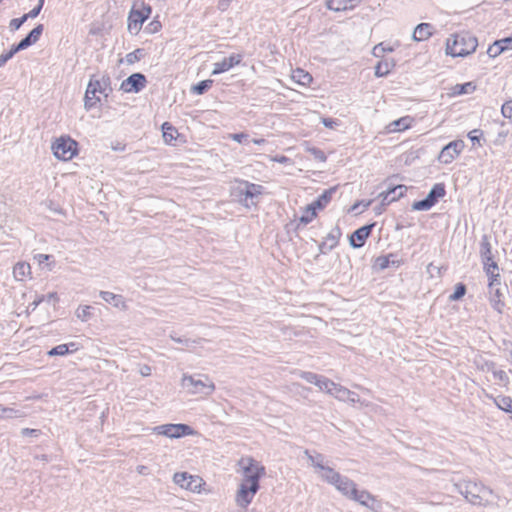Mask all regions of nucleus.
Listing matches in <instances>:
<instances>
[{
    "label": "nucleus",
    "instance_id": "f257e3e1",
    "mask_svg": "<svg viewBox=\"0 0 512 512\" xmlns=\"http://www.w3.org/2000/svg\"><path fill=\"white\" fill-rule=\"evenodd\" d=\"M477 46V38L470 32L462 31L447 39L446 53L452 57H465L473 53Z\"/></svg>",
    "mask_w": 512,
    "mask_h": 512
},
{
    "label": "nucleus",
    "instance_id": "f03ea898",
    "mask_svg": "<svg viewBox=\"0 0 512 512\" xmlns=\"http://www.w3.org/2000/svg\"><path fill=\"white\" fill-rule=\"evenodd\" d=\"M458 491L473 505L486 506L493 502V491L473 481H463L456 485Z\"/></svg>",
    "mask_w": 512,
    "mask_h": 512
},
{
    "label": "nucleus",
    "instance_id": "7ed1b4c3",
    "mask_svg": "<svg viewBox=\"0 0 512 512\" xmlns=\"http://www.w3.org/2000/svg\"><path fill=\"white\" fill-rule=\"evenodd\" d=\"M263 191L264 187L262 185L251 183L246 180H239L236 181L232 194L238 198V201L243 206L250 208L258 204Z\"/></svg>",
    "mask_w": 512,
    "mask_h": 512
},
{
    "label": "nucleus",
    "instance_id": "20e7f679",
    "mask_svg": "<svg viewBox=\"0 0 512 512\" xmlns=\"http://www.w3.org/2000/svg\"><path fill=\"white\" fill-rule=\"evenodd\" d=\"M182 383L184 387L188 388L190 392L194 394L207 396L212 394L215 390L214 383L205 375H198L197 377L184 375Z\"/></svg>",
    "mask_w": 512,
    "mask_h": 512
},
{
    "label": "nucleus",
    "instance_id": "39448f33",
    "mask_svg": "<svg viewBox=\"0 0 512 512\" xmlns=\"http://www.w3.org/2000/svg\"><path fill=\"white\" fill-rule=\"evenodd\" d=\"M78 143L69 136H61L52 144L53 154L57 159L68 161L77 154Z\"/></svg>",
    "mask_w": 512,
    "mask_h": 512
},
{
    "label": "nucleus",
    "instance_id": "423d86ee",
    "mask_svg": "<svg viewBox=\"0 0 512 512\" xmlns=\"http://www.w3.org/2000/svg\"><path fill=\"white\" fill-rule=\"evenodd\" d=\"M506 292L507 286L501 284L500 276L489 278L488 293L490 304L499 313H502L505 307L504 298Z\"/></svg>",
    "mask_w": 512,
    "mask_h": 512
},
{
    "label": "nucleus",
    "instance_id": "0eeeda50",
    "mask_svg": "<svg viewBox=\"0 0 512 512\" xmlns=\"http://www.w3.org/2000/svg\"><path fill=\"white\" fill-rule=\"evenodd\" d=\"M445 194V185L443 183H437L431 188L424 199L413 203L412 209L416 211H427L431 209L440 198L444 197Z\"/></svg>",
    "mask_w": 512,
    "mask_h": 512
},
{
    "label": "nucleus",
    "instance_id": "6e6552de",
    "mask_svg": "<svg viewBox=\"0 0 512 512\" xmlns=\"http://www.w3.org/2000/svg\"><path fill=\"white\" fill-rule=\"evenodd\" d=\"M250 478L251 484L241 483L236 497L237 504L244 508L252 502L254 495L260 488L259 483H257V477Z\"/></svg>",
    "mask_w": 512,
    "mask_h": 512
},
{
    "label": "nucleus",
    "instance_id": "1a4fd4ad",
    "mask_svg": "<svg viewBox=\"0 0 512 512\" xmlns=\"http://www.w3.org/2000/svg\"><path fill=\"white\" fill-rule=\"evenodd\" d=\"M44 30L43 24L36 25L20 42L14 44L11 49L8 51L9 55L13 57L19 51L25 50L28 47L35 44L40 36L42 35Z\"/></svg>",
    "mask_w": 512,
    "mask_h": 512
},
{
    "label": "nucleus",
    "instance_id": "9d476101",
    "mask_svg": "<svg viewBox=\"0 0 512 512\" xmlns=\"http://www.w3.org/2000/svg\"><path fill=\"white\" fill-rule=\"evenodd\" d=\"M154 431L159 435H164L169 438H180L192 433L191 427L186 424L159 425L154 428Z\"/></svg>",
    "mask_w": 512,
    "mask_h": 512
},
{
    "label": "nucleus",
    "instance_id": "9b49d317",
    "mask_svg": "<svg viewBox=\"0 0 512 512\" xmlns=\"http://www.w3.org/2000/svg\"><path fill=\"white\" fill-rule=\"evenodd\" d=\"M464 142L454 140L445 145L438 156V161L443 164L451 163L463 150Z\"/></svg>",
    "mask_w": 512,
    "mask_h": 512
},
{
    "label": "nucleus",
    "instance_id": "f8f14e48",
    "mask_svg": "<svg viewBox=\"0 0 512 512\" xmlns=\"http://www.w3.org/2000/svg\"><path fill=\"white\" fill-rule=\"evenodd\" d=\"M146 84L144 74L133 73L121 83L120 89L126 93H138L145 88Z\"/></svg>",
    "mask_w": 512,
    "mask_h": 512
},
{
    "label": "nucleus",
    "instance_id": "ddd939ff",
    "mask_svg": "<svg viewBox=\"0 0 512 512\" xmlns=\"http://www.w3.org/2000/svg\"><path fill=\"white\" fill-rule=\"evenodd\" d=\"M87 87L88 93H92V95L100 93L107 97L112 91L111 78L108 75H103L100 79L92 77Z\"/></svg>",
    "mask_w": 512,
    "mask_h": 512
},
{
    "label": "nucleus",
    "instance_id": "4468645a",
    "mask_svg": "<svg viewBox=\"0 0 512 512\" xmlns=\"http://www.w3.org/2000/svg\"><path fill=\"white\" fill-rule=\"evenodd\" d=\"M374 226L375 223H371L356 229L349 238L350 245L353 248H361L362 246H364Z\"/></svg>",
    "mask_w": 512,
    "mask_h": 512
},
{
    "label": "nucleus",
    "instance_id": "2eb2a0df",
    "mask_svg": "<svg viewBox=\"0 0 512 512\" xmlns=\"http://www.w3.org/2000/svg\"><path fill=\"white\" fill-rule=\"evenodd\" d=\"M243 57L241 54H231L229 57L224 58L222 61L214 64L211 75H218L224 73L236 65H239Z\"/></svg>",
    "mask_w": 512,
    "mask_h": 512
},
{
    "label": "nucleus",
    "instance_id": "dca6fc26",
    "mask_svg": "<svg viewBox=\"0 0 512 512\" xmlns=\"http://www.w3.org/2000/svg\"><path fill=\"white\" fill-rule=\"evenodd\" d=\"M247 462L248 464L243 467L244 483L251 484L250 477H257V483H259L261 476L265 473V468L263 466H259L258 463L251 458L247 459Z\"/></svg>",
    "mask_w": 512,
    "mask_h": 512
},
{
    "label": "nucleus",
    "instance_id": "f3484780",
    "mask_svg": "<svg viewBox=\"0 0 512 512\" xmlns=\"http://www.w3.org/2000/svg\"><path fill=\"white\" fill-rule=\"evenodd\" d=\"M146 21V18L142 13L132 9L128 16V31L131 34H138L141 30L142 24Z\"/></svg>",
    "mask_w": 512,
    "mask_h": 512
},
{
    "label": "nucleus",
    "instance_id": "a211bd4d",
    "mask_svg": "<svg viewBox=\"0 0 512 512\" xmlns=\"http://www.w3.org/2000/svg\"><path fill=\"white\" fill-rule=\"evenodd\" d=\"M414 122L413 117L407 115L390 122L386 126L387 133H396L409 129Z\"/></svg>",
    "mask_w": 512,
    "mask_h": 512
},
{
    "label": "nucleus",
    "instance_id": "6ab92c4d",
    "mask_svg": "<svg viewBox=\"0 0 512 512\" xmlns=\"http://www.w3.org/2000/svg\"><path fill=\"white\" fill-rule=\"evenodd\" d=\"M333 486L349 499L352 495V491L355 490L356 488V484L354 481L342 475H340V479L337 480V482H335Z\"/></svg>",
    "mask_w": 512,
    "mask_h": 512
},
{
    "label": "nucleus",
    "instance_id": "aec40b11",
    "mask_svg": "<svg viewBox=\"0 0 512 512\" xmlns=\"http://www.w3.org/2000/svg\"><path fill=\"white\" fill-rule=\"evenodd\" d=\"M100 297L107 303L111 304L112 306L119 308L121 310H126L127 305L124 300V297L122 295L114 294L109 291H101Z\"/></svg>",
    "mask_w": 512,
    "mask_h": 512
},
{
    "label": "nucleus",
    "instance_id": "412c9836",
    "mask_svg": "<svg viewBox=\"0 0 512 512\" xmlns=\"http://www.w3.org/2000/svg\"><path fill=\"white\" fill-rule=\"evenodd\" d=\"M402 264V260L397 259L396 255L394 254H388L385 256H379L375 260V266L379 270H384L390 266H393L395 268H398Z\"/></svg>",
    "mask_w": 512,
    "mask_h": 512
},
{
    "label": "nucleus",
    "instance_id": "4be33fe9",
    "mask_svg": "<svg viewBox=\"0 0 512 512\" xmlns=\"http://www.w3.org/2000/svg\"><path fill=\"white\" fill-rule=\"evenodd\" d=\"M433 34V26L430 23H420L416 26L413 32V39L415 41L427 40Z\"/></svg>",
    "mask_w": 512,
    "mask_h": 512
},
{
    "label": "nucleus",
    "instance_id": "5701e85b",
    "mask_svg": "<svg viewBox=\"0 0 512 512\" xmlns=\"http://www.w3.org/2000/svg\"><path fill=\"white\" fill-rule=\"evenodd\" d=\"M337 187H331L329 189H326L323 191L321 195L313 202L311 203L316 209H323L325 208L328 203L331 201L333 195L336 193Z\"/></svg>",
    "mask_w": 512,
    "mask_h": 512
},
{
    "label": "nucleus",
    "instance_id": "b1692460",
    "mask_svg": "<svg viewBox=\"0 0 512 512\" xmlns=\"http://www.w3.org/2000/svg\"><path fill=\"white\" fill-rule=\"evenodd\" d=\"M78 350V346L76 343L71 342L67 344H60L53 347L51 350L47 352L49 356H65L70 352H74Z\"/></svg>",
    "mask_w": 512,
    "mask_h": 512
},
{
    "label": "nucleus",
    "instance_id": "393cba45",
    "mask_svg": "<svg viewBox=\"0 0 512 512\" xmlns=\"http://www.w3.org/2000/svg\"><path fill=\"white\" fill-rule=\"evenodd\" d=\"M189 479H192V475L187 472H177L173 476L174 482L179 485L181 488H185L187 490L195 491L197 489V485H191Z\"/></svg>",
    "mask_w": 512,
    "mask_h": 512
},
{
    "label": "nucleus",
    "instance_id": "a878e982",
    "mask_svg": "<svg viewBox=\"0 0 512 512\" xmlns=\"http://www.w3.org/2000/svg\"><path fill=\"white\" fill-rule=\"evenodd\" d=\"M354 0H327L326 6L329 10L340 12L351 10L354 8V4H352Z\"/></svg>",
    "mask_w": 512,
    "mask_h": 512
},
{
    "label": "nucleus",
    "instance_id": "bb28decb",
    "mask_svg": "<svg viewBox=\"0 0 512 512\" xmlns=\"http://www.w3.org/2000/svg\"><path fill=\"white\" fill-rule=\"evenodd\" d=\"M350 499L359 502L363 506H369V501H375V497L366 490L359 491L357 487L352 491Z\"/></svg>",
    "mask_w": 512,
    "mask_h": 512
},
{
    "label": "nucleus",
    "instance_id": "cd10ccee",
    "mask_svg": "<svg viewBox=\"0 0 512 512\" xmlns=\"http://www.w3.org/2000/svg\"><path fill=\"white\" fill-rule=\"evenodd\" d=\"M490 399H492L495 403V405L507 412V413H510L511 414V419H512V398L509 397V396H498V397H493V396H488Z\"/></svg>",
    "mask_w": 512,
    "mask_h": 512
},
{
    "label": "nucleus",
    "instance_id": "c85d7f7f",
    "mask_svg": "<svg viewBox=\"0 0 512 512\" xmlns=\"http://www.w3.org/2000/svg\"><path fill=\"white\" fill-rule=\"evenodd\" d=\"M319 475L321 479L327 482L330 485H333L337 480L340 479V473L336 472L333 468L329 466H324V469L319 471Z\"/></svg>",
    "mask_w": 512,
    "mask_h": 512
},
{
    "label": "nucleus",
    "instance_id": "c756f323",
    "mask_svg": "<svg viewBox=\"0 0 512 512\" xmlns=\"http://www.w3.org/2000/svg\"><path fill=\"white\" fill-rule=\"evenodd\" d=\"M163 139L166 144L172 145L173 141L177 139L178 131L169 122H165L162 125Z\"/></svg>",
    "mask_w": 512,
    "mask_h": 512
},
{
    "label": "nucleus",
    "instance_id": "7c9ffc66",
    "mask_svg": "<svg viewBox=\"0 0 512 512\" xmlns=\"http://www.w3.org/2000/svg\"><path fill=\"white\" fill-rule=\"evenodd\" d=\"M481 260L483 263L484 270L489 278L500 276L498 273L499 268L497 263L494 261V257H489V259L481 258Z\"/></svg>",
    "mask_w": 512,
    "mask_h": 512
},
{
    "label": "nucleus",
    "instance_id": "2f4dec72",
    "mask_svg": "<svg viewBox=\"0 0 512 512\" xmlns=\"http://www.w3.org/2000/svg\"><path fill=\"white\" fill-rule=\"evenodd\" d=\"M480 256L481 258L494 257L492 253V246L487 235H483L480 241Z\"/></svg>",
    "mask_w": 512,
    "mask_h": 512
},
{
    "label": "nucleus",
    "instance_id": "473e14b6",
    "mask_svg": "<svg viewBox=\"0 0 512 512\" xmlns=\"http://www.w3.org/2000/svg\"><path fill=\"white\" fill-rule=\"evenodd\" d=\"M316 217V208L312 205V204H309L306 208H305V211L304 213L301 215V217L299 218V224H302V225H307L309 224L314 218Z\"/></svg>",
    "mask_w": 512,
    "mask_h": 512
},
{
    "label": "nucleus",
    "instance_id": "72a5a7b5",
    "mask_svg": "<svg viewBox=\"0 0 512 512\" xmlns=\"http://www.w3.org/2000/svg\"><path fill=\"white\" fill-rule=\"evenodd\" d=\"M393 66L394 64H392L388 60L378 62V64L375 66V76L384 77L388 75Z\"/></svg>",
    "mask_w": 512,
    "mask_h": 512
},
{
    "label": "nucleus",
    "instance_id": "f704fd0d",
    "mask_svg": "<svg viewBox=\"0 0 512 512\" xmlns=\"http://www.w3.org/2000/svg\"><path fill=\"white\" fill-rule=\"evenodd\" d=\"M212 84H213V80H210V79L202 80V81L198 82L196 85L192 86L191 92L196 95H202V94L206 93L212 87Z\"/></svg>",
    "mask_w": 512,
    "mask_h": 512
},
{
    "label": "nucleus",
    "instance_id": "c9c22d12",
    "mask_svg": "<svg viewBox=\"0 0 512 512\" xmlns=\"http://www.w3.org/2000/svg\"><path fill=\"white\" fill-rule=\"evenodd\" d=\"M316 386L319 387L321 391L331 395L334 393L333 390L335 389L336 383L321 375Z\"/></svg>",
    "mask_w": 512,
    "mask_h": 512
},
{
    "label": "nucleus",
    "instance_id": "e433bc0d",
    "mask_svg": "<svg viewBox=\"0 0 512 512\" xmlns=\"http://www.w3.org/2000/svg\"><path fill=\"white\" fill-rule=\"evenodd\" d=\"M305 454L308 457V460L310 461L311 465L321 471V469H324V456L320 453L316 454H310L308 450L305 451Z\"/></svg>",
    "mask_w": 512,
    "mask_h": 512
},
{
    "label": "nucleus",
    "instance_id": "4c0bfd02",
    "mask_svg": "<svg viewBox=\"0 0 512 512\" xmlns=\"http://www.w3.org/2000/svg\"><path fill=\"white\" fill-rule=\"evenodd\" d=\"M145 56V51L142 48L135 49L134 51L128 53L125 57L127 64L132 65L135 62L140 61Z\"/></svg>",
    "mask_w": 512,
    "mask_h": 512
},
{
    "label": "nucleus",
    "instance_id": "58836bf2",
    "mask_svg": "<svg viewBox=\"0 0 512 512\" xmlns=\"http://www.w3.org/2000/svg\"><path fill=\"white\" fill-rule=\"evenodd\" d=\"M30 269L31 267L28 263H17L13 270L15 278L22 279L26 274L30 273Z\"/></svg>",
    "mask_w": 512,
    "mask_h": 512
},
{
    "label": "nucleus",
    "instance_id": "ea45409f",
    "mask_svg": "<svg viewBox=\"0 0 512 512\" xmlns=\"http://www.w3.org/2000/svg\"><path fill=\"white\" fill-rule=\"evenodd\" d=\"M334 393H332L331 395H333L334 397H336L337 399L341 400V401H346L347 400V397L349 395H351V391L339 384L336 383V386H335V389L333 390Z\"/></svg>",
    "mask_w": 512,
    "mask_h": 512
},
{
    "label": "nucleus",
    "instance_id": "a19ab883",
    "mask_svg": "<svg viewBox=\"0 0 512 512\" xmlns=\"http://www.w3.org/2000/svg\"><path fill=\"white\" fill-rule=\"evenodd\" d=\"M100 101V98L96 96V94L92 95V93H88V88L86 89L85 97H84V106L86 110H91L95 105Z\"/></svg>",
    "mask_w": 512,
    "mask_h": 512
},
{
    "label": "nucleus",
    "instance_id": "79ce46f5",
    "mask_svg": "<svg viewBox=\"0 0 512 512\" xmlns=\"http://www.w3.org/2000/svg\"><path fill=\"white\" fill-rule=\"evenodd\" d=\"M466 294V286L463 283H458L455 286L454 292L449 296L450 301H457Z\"/></svg>",
    "mask_w": 512,
    "mask_h": 512
},
{
    "label": "nucleus",
    "instance_id": "37998d69",
    "mask_svg": "<svg viewBox=\"0 0 512 512\" xmlns=\"http://www.w3.org/2000/svg\"><path fill=\"white\" fill-rule=\"evenodd\" d=\"M475 90V86L472 82H467L464 84H458L454 88V93L457 95L467 94Z\"/></svg>",
    "mask_w": 512,
    "mask_h": 512
},
{
    "label": "nucleus",
    "instance_id": "c03bdc74",
    "mask_svg": "<svg viewBox=\"0 0 512 512\" xmlns=\"http://www.w3.org/2000/svg\"><path fill=\"white\" fill-rule=\"evenodd\" d=\"M494 379L499 385L506 386L509 382V377L504 370L496 369L493 373Z\"/></svg>",
    "mask_w": 512,
    "mask_h": 512
},
{
    "label": "nucleus",
    "instance_id": "a18cd8bd",
    "mask_svg": "<svg viewBox=\"0 0 512 512\" xmlns=\"http://www.w3.org/2000/svg\"><path fill=\"white\" fill-rule=\"evenodd\" d=\"M505 51V48L502 45L498 44V40H496L492 45L489 46L487 53L490 57L495 58Z\"/></svg>",
    "mask_w": 512,
    "mask_h": 512
},
{
    "label": "nucleus",
    "instance_id": "49530a36",
    "mask_svg": "<svg viewBox=\"0 0 512 512\" xmlns=\"http://www.w3.org/2000/svg\"><path fill=\"white\" fill-rule=\"evenodd\" d=\"M77 317L82 321H87L91 316V306L79 307L76 311Z\"/></svg>",
    "mask_w": 512,
    "mask_h": 512
},
{
    "label": "nucleus",
    "instance_id": "de8ad7c7",
    "mask_svg": "<svg viewBox=\"0 0 512 512\" xmlns=\"http://www.w3.org/2000/svg\"><path fill=\"white\" fill-rule=\"evenodd\" d=\"M380 197H382L381 207L396 201V196L391 194L389 188L386 191L380 193Z\"/></svg>",
    "mask_w": 512,
    "mask_h": 512
},
{
    "label": "nucleus",
    "instance_id": "09e8293b",
    "mask_svg": "<svg viewBox=\"0 0 512 512\" xmlns=\"http://www.w3.org/2000/svg\"><path fill=\"white\" fill-rule=\"evenodd\" d=\"M321 375L313 372H302L301 378L306 382L316 385Z\"/></svg>",
    "mask_w": 512,
    "mask_h": 512
},
{
    "label": "nucleus",
    "instance_id": "8fccbe9b",
    "mask_svg": "<svg viewBox=\"0 0 512 512\" xmlns=\"http://www.w3.org/2000/svg\"><path fill=\"white\" fill-rule=\"evenodd\" d=\"M27 21V16H22L20 18H14L10 21L9 27L12 31L18 30L25 22Z\"/></svg>",
    "mask_w": 512,
    "mask_h": 512
},
{
    "label": "nucleus",
    "instance_id": "3c124183",
    "mask_svg": "<svg viewBox=\"0 0 512 512\" xmlns=\"http://www.w3.org/2000/svg\"><path fill=\"white\" fill-rule=\"evenodd\" d=\"M392 195L396 196V200L403 197L407 191V187L405 185H397L392 188H389Z\"/></svg>",
    "mask_w": 512,
    "mask_h": 512
},
{
    "label": "nucleus",
    "instance_id": "603ef678",
    "mask_svg": "<svg viewBox=\"0 0 512 512\" xmlns=\"http://www.w3.org/2000/svg\"><path fill=\"white\" fill-rule=\"evenodd\" d=\"M45 0H39L38 5L35 6L32 10H30L27 14H24V16H27V20L29 18H36L39 13L41 12Z\"/></svg>",
    "mask_w": 512,
    "mask_h": 512
},
{
    "label": "nucleus",
    "instance_id": "864d4df0",
    "mask_svg": "<svg viewBox=\"0 0 512 512\" xmlns=\"http://www.w3.org/2000/svg\"><path fill=\"white\" fill-rule=\"evenodd\" d=\"M501 113L504 118H512V100L506 101L501 107Z\"/></svg>",
    "mask_w": 512,
    "mask_h": 512
},
{
    "label": "nucleus",
    "instance_id": "5fc2aeb1",
    "mask_svg": "<svg viewBox=\"0 0 512 512\" xmlns=\"http://www.w3.org/2000/svg\"><path fill=\"white\" fill-rule=\"evenodd\" d=\"M310 153L313 155V157L320 161V162H325L327 157L325 155V153L321 150V149H318V148H311L310 150Z\"/></svg>",
    "mask_w": 512,
    "mask_h": 512
},
{
    "label": "nucleus",
    "instance_id": "6e6d98bb",
    "mask_svg": "<svg viewBox=\"0 0 512 512\" xmlns=\"http://www.w3.org/2000/svg\"><path fill=\"white\" fill-rule=\"evenodd\" d=\"M170 338H171L174 342L179 343V344H182V345H184V346H186V347H189V346H191V344H193V343H195V342H196V341L191 340V339H189V338L177 337L176 335H173V334H171V335H170Z\"/></svg>",
    "mask_w": 512,
    "mask_h": 512
},
{
    "label": "nucleus",
    "instance_id": "4d7b16f0",
    "mask_svg": "<svg viewBox=\"0 0 512 512\" xmlns=\"http://www.w3.org/2000/svg\"><path fill=\"white\" fill-rule=\"evenodd\" d=\"M230 138L240 144H244L247 143L249 136L246 133H234L230 135Z\"/></svg>",
    "mask_w": 512,
    "mask_h": 512
},
{
    "label": "nucleus",
    "instance_id": "13d9d810",
    "mask_svg": "<svg viewBox=\"0 0 512 512\" xmlns=\"http://www.w3.org/2000/svg\"><path fill=\"white\" fill-rule=\"evenodd\" d=\"M161 27H162V25H161L160 21L153 20L152 22H150L148 24L146 29L148 30L149 33H156L161 29Z\"/></svg>",
    "mask_w": 512,
    "mask_h": 512
},
{
    "label": "nucleus",
    "instance_id": "bf43d9fd",
    "mask_svg": "<svg viewBox=\"0 0 512 512\" xmlns=\"http://www.w3.org/2000/svg\"><path fill=\"white\" fill-rule=\"evenodd\" d=\"M322 124L327 128L333 129L338 126V120L333 118H322Z\"/></svg>",
    "mask_w": 512,
    "mask_h": 512
},
{
    "label": "nucleus",
    "instance_id": "052dcab7",
    "mask_svg": "<svg viewBox=\"0 0 512 512\" xmlns=\"http://www.w3.org/2000/svg\"><path fill=\"white\" fill-rule=\"evenodd\" d=\"M296 72L298 74H303L301 76V79L299 80V83H301V84H308V83H310L312 81V76L309 73H304V71L301 70V69H298Z\"/></svg>",
    "mask_w": 512,
    "mask_h": 512
},
{
    "label": "nucleus",
    "instance_id": "680f3d73",
    "mask_svg": "<svg viewBox=\"0 0 512 512\" xmlns=\"http://www.w3.org/2000/svg\"><path fill=\"white\" fill-rule=\"evenodd\" d=\"M498 44L502 45L505 50L512 49V35L498 40Z\"/></svg>",
    "mask_w": 512,
    "mask_h": 512
},
{
    "label": "nucleus",
    "instance_id": "e2e57ef3",
    "mask_svg": "<svg viewBox=\"0 0 512 512\" xmlns=\"http://www.w3.org/2000/svg\"><path fill=\"white\" fill-rule=\"evenodd\" d=\"M497 369V366L494 362L492 361H487L484 363V365L482 366V370L483 371H487V372H491L492 374L494 373V371Z\"/></svg>",
    "mask_w": 512,
    "mask_h": 512
},
{
    "label": "nucleus",
    "instance_id": "0e129e2a",
    "mask_svg": "<svg viewBox=\"0 0 512 512\" xmlns=\"http://www.w3.org/2000/svg\"><path fill=\"white\" fill-rule=\"evenodd\" d=\"M482 134V132L478 129H475V130H472L469 134H468V137L469 139L475 143V142H479V139H480V135Z\"/></svg>",
    "mask_w": 512,
    "mask_h": 512
},
{
    "label": "nucleus",
    "instance_id": "69168bd1",
    "mask_svg": "<svg viewBox=\"0 0 512 512\" xmlns=\"http://www.w3.org/2000/svg\"><path fill=\"white\" fill-rule=\"evenodd\" d=\"M231 2L232 0H219L217 7L221 11H226L229 8Z\"/></svg>",
    "mask_w": 512,
    "mask_h": 512
},
{
    "label": "nucleus",
    "instance_id": "338daca9",
    "mask_svg": "<svg viewBox=\"0 0 512 512\" xmlns=\"http://www.w3.org/2000/svg\"><path fill=\"white\" fill-rule=\"evenodd\" d=\"M140 13H142V15L145 16L146 20L149 18L151 12H152V8L149 6V5H144L143 4V7L142 9L138 10Z\"/></svg>",
    "mask_w": 512,
    "mask_h": 512
},
{
    "label": "nucleus",
    "instance_id": "774afa93",
    "mask_svg": "<svg viewBox=\"0 0 512 512\" xmlns=\"http://www.w3.org/2000/svg\"><path fill=\"white\" fill-rule=\"evenodd\" d=\"M12 57L9 55L8 52L2 53L0 55V68L3 67L7 61H9Z\"/></svg>",
    "mask_w": 512,
    "mask_h": 512
}]
</instances>
